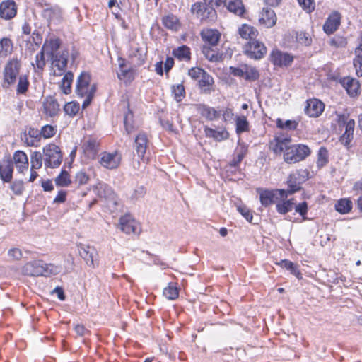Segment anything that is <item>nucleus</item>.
I'll return each instance as SVG.
<instances>
[{
    "label": "nucleus",
    "instance_id": "1",
    "mask_svg": "<svg viewBox=\"0 0 362 362\" xmlns=\"http://www.w3.org/2000/svg\"><path fill=\"white\" fill-rule=\"evenodd\" d=\"M90 76L86 72L81 73L77 78L76 92L80 97L86 98L83 105V107L90 103L95 92V86L90 85Z\"/></svg>",
    "mask_w": 362,
    "mask_h": 362
},
{
    "label": "nucleus",
    "instance_id": "2",
    "mask_svg": "<svg viewBox=\"0 0 362 362\" xmlns=\"http://www.w3.org/2000/svg\"><path fill=\"white\" fill-rule=\"evenodd\" d=\"M43 160L46 168H56L62 160V153L58 146L49 144L43 148Z\"/></svg>",
    "mask_w": 362,
    "mask_h": 362
},
{
    "label": "nucleus",
    "instance_id": "3",
    "mask_svg": "<svg viewBox=\"0 0 362 362\" xmlns=\"http://www.w3.org/2000/svg\"><path fill=\"white\" fill-rule=\"evenodd\" d=\"M310 153V148L304 144L288 146L284 154V159L287 163H296L305 159Z\"/></svg>",
    "mask_w": 362,
    "mask_h": 362
},
{
    "label": "nucleus",
    "instance_id": "4",
    "mask_svg": "<svg viewBox=\"0 0 362 362\" xmlns=\"http://www.w3.org/2000/svg\"><path fill=\"white\" fill-rule=\"evenodd\" d=\"M257 192L259 195V200L262 206L267 207L278 202L287 198V192L285 189H266L257 188Z\"/></svg>",
    "mask_w": 362,
    "mask_h": 362
},
{
    "label": "nucleus",
    "instance_id": "5",
    "mask_svg": "<svg viewBox=\"0 0 362 362\" xmlns=\"http://www.w3.org/2000/svg\"><path fill=\"white\" fill-rule=\"evenodd\" d=\"M69 56V51L63 49L50 57L52 71L54 76H60L66 73Z\"/></svg>",
    "mask_w": 362,
    "mask_h": 362
},
{
    "label": "nucleus",
    "instance_id": "6",
    "mask_svg": "<svg viewBox=\"0 0 362 362\" xmlns=\"http://www.w3.org/2000/svg\"><path fill=\"white\" fill-rule=\"evenodd\" d=\"M21 68V61L13 58L8 61L4 69V82L8 86L13 84Z\"/></svg>",
    "mask_w": 362,
    "mask_h": 362
},
{
    "label": "nucleus",
    "instance_id": "7",
    "mask_svg": "<svg viewBox=\"0 0 362 362\" xmlns=\"http://www.w3.org/2000/svg\"><path fill=\"white\" fill-rule=\"evenodd\" d=\"M121 160L122 156L118 151H104L100 154L98 162L102 167L109 170H113L119 166Z\"/></svg>",
    "mask_w": 362,
    "mask_h": 362
},
{
    "label": "nucleus",
    "instance_id": "8",
    "mask_svg": "<svg viewBox=\"0 0 362 362\" xmlns=\"http://www.w3.org/2000/svg\"><path fill=\"white\" fill-rule=\"evenodd\" d=\"M244 53L251 59H259L267 53V47L262 42L254 40L245 45Z\"/></svg>",
    "mask_w": 362,
    "mask_h": 362
},
{
    "label": "nucleus",
    "instance_id": "9",
    "mask_svg": "<svg viewBox=\"0 0 362 362\" xmlns=\"http://www.w3.org/2000/svg\"><path fill=\"white\" fill-rule=\"evenodd\" d=\"M230 73L235 76L244 78L247 81H255L259 78V74L257 69L247 64H243L239 67L230 68Z\"/></svg>",
    "mask_w": 362,
    "mask_h": 362
},
{
    "label": "nucleus",
    "instance_id": "10",
    "mask_svg": "<svg viewBox=\"0 0 362 362\" xmlns=\"http://www.w3.org/2000/svg\"><path fill=\"white\" fill-rule=\"evenodd\" d=\"M77 248L79 255L85 260L87 265L95 267L98 257V252L95 248L82 243L78 244Z\"/></svg>",
    "mask_w": 362,
    "mask_h": 362
},
{
    "label": "nucleus",
    "instance_id": "11",
    "mask_svg": "<svg viewBox=\"0 0 362 362\" xmlns=\"http://www.w3.org/2000/svg\"><path fill=\"white\" fill-rule=\"evenodd\" d=\"M270 60L276 66H288L293 62V57L288 53L276 49L272 52Z\"/></svg>",
    "mask_w": 362,
    "mask_h": 362
},
{
    "label": "nucleus",
    "instance_id": "12",
    "mask_svg": "<svg viewBox=\"0 0 362 362\" xmlns=\"http://www.w3.org/2000/svg\"><path fill=\"white\" fill-rule=\"evenodd\" d=\"M120 229L127 234L136 233L140 230L139 223L129 214L119 218Z\"/></svg>",
    "mask_w": 362,
    "mask_h": 362
},
{
    "label": "nucleus",
    "instance_id": "13",
    "mask_svg": "<svg viewBox=\"0 0 362 362\" xmlns=\"http://www.w3.org/2000/svg\"><path fill=\"white\" fill-rule=\"evenodd\" d=\"M43 271L42 261H32L28 262L22 269L23 274L30 276H42Z\"/></svg>",
    "mask_w": 362,
    "mask_h": 362
},
{
    "label": "nucleus",
    "instance_id": "14",
    "mask_svg": "<svg viewBox=\"0 0 362 362\" xmlns=\"http://www.w3.org/2000/svg\"><path fill=\"white\" fill-rule=\"evenodd\" d=\"M324 104L317 99L308 100L305 108V113L311 117H317L322 114L324 110Z\"/></svg>",
    "mask_w": 362,
    "mask_h": 362
},
{
    "label": "nucleus",
    "instance_id": "15",
    "mask_svg": "<svg viewBox=\"0 0 362 362\" xmlns=\"http://www.w3.org/2000/svg\"><path fill=\"white\" fill-rule=\"evenodd\" d=\"M148 145L147 135L144 132H140L135 139V150L137 156L144 160V156Z\"/></svg>",
    "mask_w": 362,
    "mask_h": 362
},
{
    "label": "nucleus",
    "instance_id": "16",
    "mask_svg": "<svg viewBox=\"0 0 362 362\" xmlns=\"http://www.w3.org/2000/svg\"><path fill=\"white\" fill-rule=\"evenodd\" d=\"M303 181H304V179L301 177L299 171L291 173L287 180L288 187V189L286 190L287 192V196L299 191L301 188L300 184Z\"/></svg>",
    "mask_w": 362,
    "mask_h": 362
},
{
    "label": "nucleus",
    "instance_id": "17",
    "mask_svg": "<svg viewBox=\"0 0 362 362\" xmlns=\"http://www.w3.org/2000/svg\"><path fill=\"white\" fill-rule=\"evenodd\" d=\"M17 12V7L13 1H3L0 4V17L8 20L13 18Z\"/></svg>",
    "mask_w": 362,
    "mask_h": 362
},
{
    "label": "nucleus",
    "instance_id": "18",
    "mask_svg": "<svg viewBox=\"0 0 362 362\" xmlns=\"http://www.w3.org/2000/svg\"><path fill=\"white\" fill-rule=\"evenodd\" d=\"M202 40L207 45L216 46L221 38V33L216 29L206 28L201 32Z\"/></svg>",
    "mask_w": 362,
    "mask_h": 362
},
{
    "label": "nucleus",
    "instance_id": "19",
    "mask_svg": "<svg viewBox=\"0 0 362 362\" xmlns=\"http://www.w3.org/2000/svg\"><path fill=\"white\" fill-rule=\"evenodd\" d=\"M290 143V138L276 137L270 141L269 148L276 154L283 151L285 153L287 151Z\"/></svg>",
    "mask_w": 362,
    "mask_h": 362
},
{
    "label": "nucleus",
    "instance_id": "20",
    "mask_svg": "<svg viewBox=\"0 0 362 362\" xmlns=\"http://www.w3.org/2000/svg\"><path fill=\"white\" fill-rule=\"evenodd\" d=\"M259 22L266 28H271L276 24V16L274 11L269 8H263L259 16Z\"/></svg>",
    "mask_w": 362,
    "mask_h": 362
},
{
    "label": "nucleus",
    "instance_id": "21",
    "mask_svg": "<svg viewBox=\"0 0 362 362\" xmlns=\"http://www.w3.org/2000/svg\"><path fill=\"white\" fill-rule=\"evenodd\" d=\"M13 163L6 160L0 163V178L4 182H11L13 178Z\"/></svg>",
    "mask_w": 362,
    "mask_h": 362
},
{
    "label": "nucleus",
    "instance_id": "22",
    "mask_svg": "<svg viewBox=\"0 0 362 362\" xmlns=\"http://www.w3.org/2000/svg\"><path fill=\"white\" fill-rule=\"evenodd\" d=\"M82 147L88 158L95 159L99 150V143L95 139L88 138L84 141Z\"/></svg>",
    "mask_w": 362,
    "mask_h": 362
},
{
    "label": "nucleus",
    "instance_id": "23",
    "mask_svg": "<svg viewBox=\"0 0 362 362\" xmlns=\"http://www.w3.org/2000/svg\"><path fill=\"white\" fill-rule=\"evenodd\" d=\"M21 139L27 146L37 147L40 141V132L37 129H30L21 136Z\"/></svg>",
    "mask_w": 362,
    "mask_h": 362
},
{
    "label": "nucleus",
    "instance_id": "24",
    "mask_svg": "<svg viewBox=\"0 0 362 362\" xmlns=\"http://www.w3.org/2000/svg\"><path fill=\"white\" fill-rule=\"evenodd\" d=\"M197 110L202 117L209 121L217 119L221 117L220 111L206 105H198L197 106Z\"/></svg>",
    "mask_w": 362,
    "mask_h": 362
},
{
    "label": "nucleus",
    "instance_id": "25",
    "mask_svg": "<svg viewBox=\"0 0 362 362\" xmlns=\"http://www.w3.org/2000/svg\"><path fill=\"white\" fill-rule=\"evenodd\" d=\"M119 71L117 76L119 80L124 81L125 83H130L134 78V70L132 68L127 67L124 60L119 59Z\"/></svg>",
    "mask_w": 362,
    "mask_h": 362
},
{
    "label": "nucleus",
    "instance_id": "26",
    "mask_svg": "<svg viewBox=\"0 0 362 362\" xmlns=\"http://www.w3.org/2000/svg\"><path fill=\"white\" fill-rule=\"evenodd\" d=\"M13 163L19 173H23L28 168V158L27 155L21 151L15 152L13 156Z\"/></svg>",
    "mask_w": 362,
    "mask_h": 362
},
{
    "label": "nucleus",
    "instance_id": "27",
    "mask_svg": "<svg viewBox=\"0 0 362 362\" xmlns=\"http://www.w3.org/2000/svg\"><path fill=\"white\" fill-rule=\"evenodd\" d=\"M61 42L59 38L57 37H50L49 39H47L42 48L45 51V52L50 57L57 54L60 51H58L59 49Z\"/></svg>",
    "mask_w": 362,
    "mask_h": 362
},
{
    "label": "nucleus",
    "instance_id": "28",
    "mask_svg": "<svg viewBox=\"0 0 362 362\" xmlns=\"http://www.w3.org/2000/svg\"><path fill=\"white\" fill-rule=\"evenodd\" d=\"M197 81L199 88L203 93L210 94L214 90V78L207 72H205Z\"/></svg>",
    "mask_w": 362,
    "mask_h": 362
},
{
    "label": "nucleus",
    "instance_id": "29",
    "mask_svg": "<svg viewBox=\"0 0 362 362\" xmlns=\"http://www.w3.org/2000/svg\"><path fill=\"white\" fill-rule=\"evenodd\" d=\"M341 84L351 96H355L358 94L360 85L356 79L351 77H345L341 80Z\"/></svg>",
    "mask_w": 362,
    "mask_h": 362
},
{
    "label": "nucleus",
    "instance_id": "30",
    "mask_svg": "<svg viewBox=\"0 0 362 362\" xmlns=\"http://www.w3.org/2000/svg\"><path fill=\"white\" fill-rule=\"evenodd\" d=\"M340 24V16L338 13H334L326 21L323 28L326 33H333Z\"/></svg>",
    "mask_w": 362,
    "mask_h": 362
},
{
    "label": "nucleus",
    "instance_id": "31",
    "mask_svg": "<svg viewBox=\"0 0 362 362\" xmlns=\"http://www.w3.org/2000/svg\"><path fill=\"white\" fill-rule=\"evenodd\" d=\"M95 193L100 197L114 199L115 194L112 188L104 182H99L94 187Z\"/></svg>",
    "mask_w": 362,
    "mask_h": 362
},
{
    "label": "nucleus",
    "instance_id": "32",
    "mask_svg": "<svg viewBox=\"0 0 362 362\" xmlns=\"http://www.w3.org/2000/svg\"><path fill=\"white\" fill-rule=\"evenodd\" d=\"M45 113L49 116H55L59 110V104L55 99L47 97L43 103Z\"/></svg>",
    "mask_w": 362,
    "mask_h": 362
},
{
    "label": "nucleus",
    "instance_id": "33",
    "mask_svg": "<svg viewBox=\"0 0 362 362\" xmlns=\"http://www.w3.org/2000/svg\"><path fill=\"white\" fill-rule=\"evenodd\" d=\"M204 133L206 137L213 138L214 140L221 141L227 139L229 137V133L225 129L215 130L212 128L206 127Z\"/></svg>",
    "mask_w": 362,
    "mask_h": 362
},
{
    "label": "nucleus",
    "instance_id": "34",
    "mask_svg": "<svg viewBox=\"0 0 362 362\" xmlns=\"http://www.w3.org/2000/svg\"><path fill=\"white\" fill-rule=\"evenodd\" d=\"M239 34L242 38L252 41L258 35V31L254 27L247 24H243L238 30Z\"/></svg>",
    "mask_w": 362,
    "mask_h": 362
},
{
    "label": "nucleus",
    "instance_id": "35",
    "mask_svg": "<svg viewBox=\"0 0 362 362\" xmlns=\"http://www.w3.org/2000/svg\"><path fill=\"white\" fill-rule=\"evenodd\" d=\"M228 10L237 16H243L245 8L241 0H224Z\"/></svg>",
    "mask_w": 362,
    "mask_h": 362
},
{
    "label": "nucleus",
    "instance_id": "36",
    "mask_svg": "<svg viewBox=\"0 0 362 362\" xmlns=\"http://www.w3.org/2000/svg\"><path fill=\"white\" fill-rule=\"evenodd\" d=\"M129 58L134 66H141L145 61V54L141 48L132 47Z\"/></svg>",
    "mask_w": 362,
    "mask_h": 362
},
{
    "label": "nucleus",
    "instance_id": "37",
    "mask_svg": "<svg viewBox=\"0 0 362 362\" xmlns=\"http://www.w3.org/2000/svg\"><path fill=\"white\" fill-rule=\"evenodd\" d=\"M162 22L166 28L173 30H177L180 27V21L177 17L171 13L163 16L162 18Z\"/></svg>",
    "mask_w": 362,
    "mask_h": 362
},
{
    "label": "nucleus",
    "instance_id": "38",
    "mask_svg": "<svg viewBox=\"0 0 362 362\" xmlns=\"http://www.w3.org/2000/svg\"><path fill=\"white\" fill-rule=\"evenodd\" d=\"M13 45L8 37H3L0 40V57L5 58L13 52Z\"/></svg>",
    "mask_w": 362,
    "mask_h": 362
},
{
    "label": "nucleus",
    "instance_id": "39",
    "mask_svg": "<svg viewBox=\"0 0 362 362\" xmlns=\"http://www.w3.org/2000/svg\"><path fill=\"white\" fill-rule=\"evenodd\" d=\"M214 46L204 45L202 53L211 62H216L221 59V55L214 48Z\"/></svg>",
    "mask_w": 362,
    "mask_h": 362
},
{
    "label": "nucleus",
    "instance_id": "40",
    "mask_svg": "<svg viewBox=\"0 0 362 362\" xmlns=\"http://www.w3.org/2000/svg\"><path fill=\"white\" fill-rule=\"evenodd\" d=\"M60 88L64 94H69L71 90V83L74 79V74L71 71L64 73Z\"/></svg>",
    "mask_w": 362,
    "mask_h": 362
},
{
    "label": "nucleus",
    "instance_id": "41",
    "mask_svg": "<svg viewBox=\"0 0 362 362\" xmlns=\"http://www.w3.org/2000/svg\"><path fill=\"white\" fill-rule=\"evenodd\" d=\"M250 131V124L244 115L238 116L235 119V132L238 134Z\"/></svg>",
    "mask_w": 362,
    "mask_h": 362
},
{
    "label": "nucleus",
    "instance_id": "42",
    "mask_svg": "<svg viewBox=\"0 0 362 362\" xmlns=\"http://www.w3.org/2000/svg\"><path fill=\"white\" fill-rule=\"evenodd\" d=\"M295 203L293 202V199L289 200H280L279 199L276 202V210L281 214H285L288 211H291L293 208Z\"/></svg>",
    "mask_w": 362,
    "mask_h": 362
},
{
    "label": "nucleus",
    "instance_id": "43",
    "mask_svg": "<svg viewBox=\"0 0 362 362\" xmlns=\"http://www.w3.org/2000/svg\"><path fill=\"white\" fill-rule=\"evenodd\" d=\"M355 122L354 119H349L346 122L345 127V132L341 137L342 141H345L346 144H349L351 139L353 138V134L354 131Z\"/></svg>",
    "mask_w": 362,
    "mask_h": 362
},
{
    "label": "nucleus",
    "instance_id": "44",
    "mask_svg": "<svg viewBox=\"0 0 362 362\" xmlns=\"http://www.w3.org/2000/svg\"><path fill=\"white\" fill-rule=\"evenodd\" d=\"M356 57L354 59V66L358 76H362V44L355 49Z\"/></svg>",
    "mask_w": 362,
    "mask_h": 362
},
{
    "label": "nucleus",
    "instance_id": "45",
    "mask_svg": "<svg viewBox=\"0 0 362 362\" xmlns=\"http://www.w3.org/2000/svg\"><path fill=\"white\" fill-rule=\"evenodd\" d=\"M174 57H177L180 60H189L190 59V51L189 48L185 45H182L173 51Z\"/></svg>",
    "mask_w": 362,
    "mask_h": 362
},
{
    "label": "nucleus",
    "instance_id": "46",
    "mask_svg": "<svg viewBox=\"0 0 362 362\" xmlns=\"http://www.w3.org/2000/svg\"><path fill=\"white\" fill-rule=\"evenodd\" d=\"M206 10L207 9L204 5L200 2H197L192 4L191 7V13L194 15H196V16L201 20H204L206 18L205 15Z\"/></svg>",
    "mask_w": 362,
    "mask_h": 362
},
{
    "label": "nucleus",
    "instance_id": "47",
    "mask_svg": "<svg viewBox=\"0 0 362 362\" xmlns=\"http://www.w3.org/2000/svg\"><path fill=\"white\" fill-rule=\"evenodd\" d=\"M54 181L55 184L59 187H67L71 182L70 175L66 170H62Z\"/></svg>",
    "mask_w": 362,
    "mask_h": 362
},
{
    "label": "nucleus",
    "instance_id": "48",
    "mask_svg": "<svg viewBox=\"0 0 362 362\" xmlns=\"http://www.w3.org/2000/svg\"><path fill=\"white\" fill-rule=\"evenodd\" d=\"M45 53H46L45 51L41 48L40 52L36 54L35 62L32 63V65L35 69H37L40 71L44 69L46 65Z\"/></svg>",
    "mask_w": 362,
    "mask_h": 362
},
{
    "label": "nucleus",
    "instance_id": "49",
    "mask_svg": "<svg viewBox=\"0 0 362 362\" xmlns=\"http://www.w3.org/2000/svg\"><path fill=\"white\" fill-rule=\"evenodd\" d=\"M278 264L288 270H290L291 274L296 276L297 278H301V274L300 271L297 269L296 265L292 262L284 259L281 260V262L278 263Z\"/></svg>",
    "mask_w": 362,
    "mask_h": 362
},
{
    "label": "nucleus",
    "instance_id": "50",
    "mask_svg": "<svg viewBox=\"0 0 362 362\" xmlns=\"http://www.w3.org/2000/svg\"><path fill=\"white\" fill-rule=\"evenodd\" d=\"M44 269L42 276L56 275L61 272L62 267L53 264H45L42 262Z\"/></svg>",
    "mask_w": 362,
    "mask_h": 362
},
{
    "label": "nucleus",
    "instance_id": "51",
    "mask_svg": "<svg viewBox=\"0 0 362 362\" xmlns=\"http://www.w3.org/2000/svg\"><path fill=\"white\" fill-rule=\"evenodd\" d=\"M43 156L40 152L35 151L30 158L31 170L39 169L42 165Z\"/></svg>",
    "mask_w": 362,
    "mask_h": 362
},
{
    "label": "nucleus",
    "instance_id": "52",
    "mask_svg": "<svg viewBox=\"0 0 362 362\" xmlns=\"http://www.w3.org/2000/svg\"><path fill=\"white\" fill-rule=\"evenodd\" d=\"M335 209L341 214H346L351 209V202L348 199H340L335 204Z\"/></svg>",
    "mask_w": 362,
    "mask_h": 362
},
{
    "label": "nucleus",
    "instance_id": "53",
    "mask_svg": "<svg viewBox=\"0 0 362 362\" xmlns=\"http://www.w3.org/2000/svg\"><path fill=\"white\" fill-rule=\"evenodd\" d=\"M29 86V81L26 75H21L19 77L16 92L18 94H25Z\"/></svg>",
    "mask_w": 362,
    "mask_h": 362
},
{
    "label": "nucleus",
    "instance_id": "54",
    "mask_svg": "<svg viewBox=\"0 0 362 362\" xmlns=\"http://www.w3.org/2000/svg\"><path fill=\"white\" fill-rule=\"evenodd\" d=\"M163 296L169 300H174L178 296L177 288L170 284L163 290Z\"/></svg>",
    "mask_w": 362,
    "mask_h": 362
},
{
    "label": "nucleus",
    "instance_id": "55",
    "mask_svg": "<svg viewBox=\"0 0 362 362\" xmlns=\"http://www.w3.org/2000/svg\"><path fill=\"white\" fill-rule=\"evenodd\" d=\"M328 162V153L325 148L321 147L318 151L317 165L319 168L325 166Z\"/></svg>",
    "mask_w": 362,
    "mask_h": 362
},
{
    "label": "nucleus",
    "instance_id": "56",
    "mask_svg": "<svg viewBox=\"0 0 362 362\" xmlns=\"http://www.w3.org/2000/svg\"><path fill=\"white\" fill-rule=\"evenodd\" d=\"M172 92L174 95V98L176 101L180 102L185 95V90L182 84H177V86H173Z\"/></svg>",
    "mask_w": 362,
    "mask_h": 362
},
{
    "label": "nucleus",
    "instance_id": "57",
    "mask_svg": "<svg viewBox=\"0 0 362 362\" xmlns=\"http://www.w3.org/2000/svg\"><path fill=\"white\" fill-rule=\"evenodd\" d=\"M79 108V105L78 103L69 102L64 105V110L66 115L70 117H73L78 113Z\"/></svg>",
    "mask_w": 362,
    "mask_h": 362
},
{
    "label": "nucleus",
    "instance_id": "58",
    "mask_svg": "<svg viewBox=\"0 0 362 362\" xmlns=\"http://www.w3.org/2000/svg\"><path fill=\"white\" fill-rule=\"evenodd\" d=\"M56 128L52 125H45L42 127L40 132V137L43 136L45 139L52 137L56 134Z\"/></svg>",
    "mask_w": 362,
    "mask_h": 362
},
{
    "label": "nucleus",
    "instance_id": "59",
    "mask_svg": "<svg viewBox=\"0 0 362 362\" xmlns=\"http://www.w3.org/2000/svg\"><path fill=\"white\" fill-rule=\"evenodd\" d=\"M205 71L199 67H192L188 71V75L191 78L198 81L204 74Z\"/></svg>",
    "mask_w": 362,
    "mask_h": 362
},
{
    "label": "nucleus",
    "instance_id": "60",
    "mask_svg": "<svg viewBox=\"0 0 362 362\" xmlns=\"http://www.w3.org/2000/svg\"><path fill=\"white\" fill-rule=\"evenodd\" d=\"M296 40L298 43L301 45H304L305 46H308L312 42V39L308 33H299L296 35Z\"/></svg>",
    "mask_w": 362,
    "mask_h": 362
},
{
    "label": "nucleus",
    "instance_id": "61",
    "mask_svg": "<svg viewBox=\"0 0 362 362\" xmlns=\"http://www.w3.org/2000/svg\"><path fill=\"white\" fill-rule=\"evenodd\" d=\"M89 180V176L84 171H79L76 174L75 182L78 185H83L88 183Z\"/></svg>",
    "mask_w": 362,
    "mask_h": 362
},
{
    "label": "nucleus",
    "instance_id": "62",
    "mask_svg": "<svg viewBox=\"0 0 362 362\" xmlns=\"http://www.w3.org/2000/svg\"><path fill=\"white\" fill-rule=\"evenodd\" d=\"M11 189L16 195L22 194L24 190L23 182L21 180H16L11 185Z\"/></svg>",
    "mask_w": 362,
    "mask_h": 362
},
{
    "label": "nucleus",
    "instance_id": "63",
    "mask_svg": "<svg viewBox=\"0 0 362 362\" xmlns=\"http://www.w3.org/2000/svg\"><path fill=\"white\" fill-rule=\"evenodd\" d=\"M221 112V115L222 116V119L224 122H227L231 120L234 117L233 110L231 107H223Z\"/></svg>",
    "mask_w": 362,
    "mask_h": 362
},
{
    "label": "nucleus",
    "instance_id": "64",
    "mask_svg": "<svg viewBox=\"0 0 362 362\" xmlns=\"http://www.w3.org/2000/svg\"><path fill=\"white\" fill-rule=\"evenodd\" d=\"M247 151V148L245 145H240V147L238 148L237 156L234 160V165L240 163L245 156L246 155Z\"/></svg>",
    "mask_w": 362,
    "mask_h": 362
}]
</instances>
